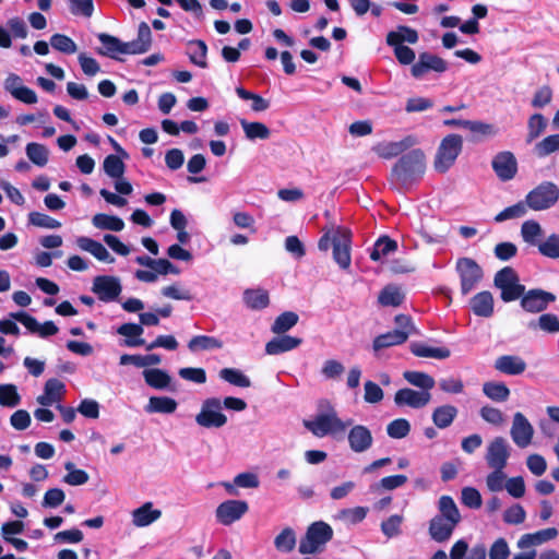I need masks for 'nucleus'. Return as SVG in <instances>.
<instances>
[{"instance_id":"a19ab883","label":"nucleus","mask_w":559,"mask_h":559,"mask_svg":"<svg viewBox=\"0 0 559 559\" xmlns=\"http://www.w3.org/2000/svg\"><path fill=\"white\" fill-rule=\"evenodd\" d=\"M531 330H542L546 333H558L559 332V318L554 313H543L537 320H532L528 323Z\"/></svg>"},{"instance_id":"ddd939ff","label":"nucleus","mask_w":559,"mask_h":559,"mask_svg":"<svg viewBox=\"0 0 559 559\" xmlns=\"http://www.w3.org/2000/svg\"><path fill=\"white\" fill-rule=\"evenodd\" d=\"M447 70L448 63L444 59L427 51L420 52L418 61L411 68L412 75L416 79L424 76L429 71L443 73Z\"/></svg>"},{"instance_id":"052dcab7","label":"nucleus","mask_w":559,"mask_h":559,"mask_svg":"<svg viewBox=\"0 0 559 559\" xmlns=\"http://www.w3.org/2000/svg\"><path fill=\"white\" fill-rule=\"evenodd\" d=\"M409 431L411 424L405 418L394 419L386 426V433L393 439H403L408 436Z\"/></svg>"},{"instance_id":"37998d69","label":"nucleus","mask_w":559,"mask_h":559,"mask_svg":"<svg viewBox=\"0 0 559 559\" xmlns=\"http://www.w3.org/2000/svg\"><path fill=\"white\" fill-rule=\"evenodd\" d=\"M222 347L223 342L221 340L209 335H195L188 343V348L193 353L199 350L218 349Z\"/></svg>"},{"instance_id":"a878e982","label":"nucleus","mask_w":559,"mask_h":559,"mask_svg":"<svg viewBox=\"0 0 559 559\" xmlns=\"http://www.w3.org/2000/svg\"><path fill=\"white\" fill-rule=\"evenodd\" d=\"M302 340L290 335H283L274 337L265 345V353L267 355H278L298 347Z\"/></svg>"},{"instance_id":"dca6fc26","label":"nucleus","mask_w":559,"mask_h":559,"mask_svg":"<svg viewBox=\"0 0 559 559\" xmlns=\"http://www.w3.org/2000/svg\"><path fill=\"white\" fill-rule=\"evenodd\" d=\"M152 32L146 22H141L138 28V37L131 41H122V53L141 55L151 49Z\"/></svg>"},{"instance_id":"4be33fe9","label":"nucleus","mask_w":559,"mask_h":559,"mask_svg":"<svg viewBox=\"0 0 559 559\" xmlns=\"http://www.w3.org/2000/svg\"><path fill=\"white\" fill-rule=\"evenodd\" d=\"M495 369L509 376H518L525 371L526 362L514 355H502L495 361Z\"/></svg>"},{"instance_id":"0e129e2a","label":"nucleus","mask_w":559,"mask_h":559,"mask_svg":"<svg viewBox=\"0 0 559 559\" xmlns=\"http://www.w3.org/2000/svg\"><path fill=\"white\" fill-rule=\"evenodd\" d=\"M466 124L467 130L473 133L474 140L476 141L480 138L492 136L497 133V129L491 123L469 120Z\"/></svg>"},{"instance_id":"1a4fd4ad","label":"nucleus","mask_w":559,"mask_h":559,"mask_svg":"<svg viewBox=\"0 0 559 559\" xmlns=\"http://www.w3.org/2000/svg\"><path fill=\"white\" fill-rule=\"evenodd\" d=\"M195 421L204 428H221L226 425L227 417L222 413V402L217 397L206 399L200 413L195 416Z\"/></svg>"},{"instance_id":"7ed1b4c3","label":"nucleus","mask_w":559,"mask_h":559,"mask_svg":"<svg viewBox=\"0 0 559 559\" xmlns=\"http://www.w3.org/2000/svg\"><path fill=\"white\" fill-rule=\"evenodd\" d=\"M319 408H324L328 412L318 414L313 420H304V426L316 437L322 438L328 435L337 436L346 431L347 426L352 425V419L343 421L334 407L326 400H321Z\"/></svg>"},{"instance_id":"4d7b16f0","label":"nucleus","mask_w":559,"mask_h":559,"mask_svg":"<svg viewBox=\"0 0 559 559\" xmlns=\"http://www.w3.org/2000/svg\"><path fill=\"white\" fill-rule=\"evenodd\" d=\"M367 513V507H355L340 510L337 518L348 524H358L366 519Z\"/></svg>"},{"instance_id":"603ef678","label":"nucleus","mask_w":559,"mask_h":559,"mask_svg":"<svg viewBox=\"0 0 559 559\" xmlns=\"http://www.w3.org/2000/svg\"><path fill=\"white\" fill-rule=\"evenodd\" d=\"M64 468L68 474L63 476V481L70 486H81L88 481L90 476L84 469L75 468L74 463L67 462Z\"/></svg>"},{"instance_id":"79ce46f5","label":"nucleus","mask_w":559,"mask_h":559,"mask_svg":"<svg viewBox=\"0 0 559 559\" xmlns=\"http://www.w3.org/2000/svg\"><path fill=\"white\" fill-rule=\"evenodd\" d=\"M483 393L495 402H506L510 390L503 382L487 381L483 384Z\"/></svg>"},{"instance_id":"f03ea898","label":"nucleus","mask_w":559,"mask_h":559,"mask_svg":"<svg viewBox=\"0 0 559 559\" xmlns=\"http://www.w3.org/2000/svg\"><path fill=\"white\" fill-rule=\"evenodd\" d=\"M323 235L319 239L318 248L321 251L333 249V259L343 270H347L352 263L350 246L352 231L344 226H336L333 222L322 228Z\"/></svg>"},{"instance_id":"6e6d98bb","label":"nucleus","mask_w":559,"mask_h":559,"mask_svg":"<svg viewBox=\"0 0 559 559\" xmlns=\"http://www.w3.org/2000/svg\"><path fill=\"white\" fill-rule=\"evenodd\" d=\"M277 550L283 552L292 551L296 546V535L293 528H284L274 540Z\"/></svg>"},{"instance_id":"39448f33","label":"nucleus","mask_w":559,"mask_h":559,"mask_svg":"<svg viewBox=\"0 0 559 559\" xmlns=\"http://www.w3.org/2000/svg\"><path fill=\"white\" fill-rule=\"evenodd\" d=\"M333 528L323 521L311 523L299 542L298 550L302 555L316 554L333 538Z\"/></svg>"},{"instance_id":"69168bd1","label":"nucleus","mask_w":559,"mask_h":559,"mask_svg":"<svg viewBox=\"0 0 559 559\" xmlns=\"http://www.w3.org/2000/svg\"><path fill=\"white\" fill-rule=\"evenodd\" d=\"M535 151L539 157H544L559 151V133L551 134L543 139L536 144Z\"/></svg>"},{"instance_id":"338daca9","label":"nucleus","mask_w":559,"mask_h":559,"mask_svg":"<svg viewBox=\"0 0 559 559\" xmlns=\"http://www.w3.org/2000/svg\"><path fill=\"white\" fill-rule=\"evenodd\" d=\"M519 281L520 278L515 270L511 266H504L496 273L493 284L497 288H501L503 286L514 284Z\"/></svg>"},{"instance_id":"473e14b6","label":"nucleus","mask_w":559,"mask_h":559,"mask_svg":"<svg viewBox=\"0 0 559 559\" xmlns=\"http://www.w3.org/2000/svg\"><path fill=\"white\" fill-rule=\"evenodd\" d=\"M177 402L175 399L169 396H151L145 412L153 414H173L177 409Z\"/></svg>"},{"instance_id":"bf43d9fd","label":"nucleus","mask_w":559,"mask_h":559,"mask_svg":"<svg viewBox=\"0 0 559 559\" xmlns=\"http://www.w3.org/2000/svg\"><path fill=\"white\" fill-rule=\"evenodd\" d=\"M527 204L520 201L511 206L506 207L495 216L496 223H501L507 219L519 218L526 214Z\"/></svg>"},{"instance_id":"9d476101","label":"nucleus","mask_w":559,"mask_h":559,"mask_svg":"<svg viewBox=\"0 0 559 559\" xmlns=\"http://www.w3.org/2000/svg\"><path fill=\"white\" fill-rule=\"evenodd\" d=\"M249 510L247 501L243 500H226L218 504L215 516L218 523L230 525L240 520Z\"/></svg>"},{"instance_id":"4c0bfd02","label":"nucleus","mask_w":559,"mask_h":559,"mask_svg":"<svg viewBox=\"0 0 559 559\" xmlns=\"http://www.w3.org/2000/svg\"><path fill=\"white\" fill-rule=\"evenodd\" d=\"M92 223L102 230L120 231L124 228V222L120 217L105 213L95 214Z\"/></svg>"},{"instance_id":"680f3d73","label":"nucleus","mask_w":559,"mask_h":559,"mask_svg":"<svg viewBox=\"0 0 559 559\" xmlns=\"http://www.w3.org/2000/svg\"><path fill=\"white\" fill-rule=\"evenodd\" d=\"M28 223L36 226V227H41V228H48V229H57L59 227H61V223L57 219H55L53 217L45 214V213H40V212H31L28 214Z\"/></svg>"},{"instance_id":"9b49d317","label":"nucleus","mask_w":559,"mask_h":559,"mask_svg":"<svg viewBox=\"0 0 559 559\" xmlns=\"http://www.w3.org/2000/svg\"><path fill=\"white\" fill-rule=\"evenodd\" d=\"M556 300L552 293L546 292L540 288H533L524 292L521 298V307L531 313H537L546 310L549 304Z\"/></svg>"},{"instance_id":"aec40b11","label":"nucleus","mask_w":559,"mask_h":559,"mask_svg":"<svg viewBox=\"0 0 559 559\" xmlns=\"http://www.w3.org/2000/svg\"><path fill=\"white\" fill-rule=\"evenodd\" d=\"M416 143V138L407 135L399 142H386L380 143L376 146V153L385 159H390L399 156L407 148L412 147Z\"/></svg>"},{"instance_id":"58836bf2","label":"nucleus","mask_w":559,"mask_h":559,"mask_svg":"<svg viewBox=\"0 0 559 559\" xmlns=\"http://www.w3.org/2000/svg\"><path fill=\"white\" fill-rule=\"evenodd\" d=\"M240 124L243 129L246 138L250 141H254L257 139L267 140L271 135V130L263 122H250L246 119H241Z\"/></svg>"},{"instance_id":"4468645a","label":"nucleus","mask_w":559,"mask_h":559,"mask_svg":"<svg viewBox=\"0 0 559 559\" xmlns=\"http://www.w3.org/2000/svg\"><path fill=\"white\" fill-rule=\"evenodd\" d=\"M510 456V447L503 437H495L487 447L486 462L491 468H504Z\"/></svg>"},{"instance_id":"09e8293b","label":"nucleus","mask_w":559,"mask_h":559,"mask_svg":"<svg viewBox=\"0 0 559 559\" xmlns=\"http://www.w3.org/2000/svg\"><path fill=\"white\" fill-rule=\"evenodd\" d=\"M299 317L296 312L285 311L281 313L272 324V332L275 334H282L290 330L297 324Z\"/></svg>"},{"instance_id":"c85d7f7f","label":"nucleus","mask_w":559,"mask_h":559,"mask_svg":"<svg viewBox=\"0 0 559 559\" xmlns=\"http://www.w3.org/2000/svg\"><path fill=\"white\" fill-rule=\"evenodd\" d=\"M144 329L139 323H123L117 329V333L126 336L123 345L128 347H138L145 345V340L141 338Z\"/></svg>"},{"instance_id":"864d4df0","label":"nucleus","mask_w":559,"mask_h":559,"mask_svg":"<svg viewBox=\"0 0 559 559\" xmlns=\"http://www.w3.org/2000/svg\"><path fill=\"white\" fill-rule=\"evenodd\" d=\"M538 252L549 259H559V235L551 234L537 246Z\"/></svg>"},{"instance_id":"cd10ccee","label":"nucleus","mask_w":559,"mask_h":559,"mask_svg":"<svg viewBox=\"0 0 559 559\" xmlns=\"http://www.w3.org/2000/svg\"><path fill=\"white\" fill-rule=\"evenodd\" d=\"M162 516V511L153 509L152 502H145L132 512V523L138 527H144Z\"/></svg>"},{"instance_id":"3c124183","label":"nucleus","mask_w":559,"mask_h":559,"mask_svg":"<svg viewBox=\"0 0 559 559\" xmlns=\"http://www.w3.org/2000/svg\"><path fill=\"white\" fill-rule=\"evenodd\" d=\"M219 377L226 382L239 388H249L251 385L250 379L239 369L224 368L219 371Z\"/></svg>"},{"instance_id":"a18cd8bd","label":"nucleus","mask_w":559,"mask_h":559,"mask_svg":"<svg viewBox=\"0 0 559 559\" xmlns=\"http://www.w3.org/2000/svg\"><path fill=\"white\" fill-rule=\"evenodd\" d=\"M403 378L414 386L420 388L423 392H429L435 386V379L421 371H405Z\"/></svg>"},{"instance_id":"49530a36","label":"nucleus","mask_w":559,"mask_h":559,"mask_svg":"<svg viewBox=\"0 0 559 559\" xmlns=\"http://www.w3.org/2000/svg\"><path fill=\"white\" fill-rule=\"evenodd\" d=\"M236 93L239 98L243 100H252L251 109L257 112L265 111L270 107V100L263 98L261 95L246 90L242 86L236 87Z\"/></svg>"},{"instance_id":"c9c22d12","label":"nucleus","mask_w":559,"mask_h":559,"mask_svg":"<svg viewBox=\"0 0 559 559\" xmlns=\"http://www.w3.org/2000/svg\"><path fill=\"white\" fill-rule=\"evenodd\" d=\"M405 299L404 293L395 285L384 286L378 296V301L383 307H399Z\"/></svg>"},{"instance_id":"2eb2a0df","label":"nucleus","mask_w":559,"mask_h":559,"mask_svg":"<svg viewBox=\"0 0 559 559\" xmlns=\"http://www.w3.org/2000/svg\"><path fill=\"white\" fill-rule=\"evenodd\" d=\"M496 176L503 182L513 179L518 173V162L514 154L503 151L496 154L491 160Z\"/></svg>"},{"instance_id":"f704fd0d","label":"nucleus","mask_w":559,"mask_h":559,"mask_svg":"<svg viewBox=\"0 0 559 559\" xmlns=\"http://www.w3.org/2000/svg\"><path fill=\"white\" fill-rule=\"evenodd\" d=\"M189 50L187 52L190 62L205 69L207 68L206 55L207 46L202 39H192L188 41Z\"/></svg>"},{"instance_id":"ea45409f","label":"nucleus","mask_w":559,"mask_h":559,"mask_svg":"<svg viewBox=\"0 0 559 559\" xmlns=\"http://www.w3.org/2000/svg\"><path fill=\"white\" fill-rule=\"evenodd\" d=\"M521 236L523 240L531 246H538L544 236V231L538 222L534 219L525 221L521 227Z\"/></svg>"},{"instance_id":"5701e85b","label":"nucleus","mask_w":559,"mask_h":559,"mask_svg":"<svg viewBox=\"0 0 559 559\" xmlns=\"http://www.w3.org/2000/svg\"><path fill=\"white\" fill-rule=\"evenodd\" d=\"M558 536V530L556 527H548L535 533H527L520 537L518 540V547L525 549L532 546H538Z\"/></svg>"},{"instance_id":"13d9d810","label":"nucleus","mask_w":559,"mask_h":559,"mask_svg":"<svg viewBox=\"0 0 559 559\" xmlns=\"http://www.w3.org/2000/svg\"><path fill=\"white\" fill-rule=\"evenodd\" d=\"M50 45L53 49L67 55L74 53L78 49L76 44L69 36L59 33L50 37Z\"/></svg>"},{"instance_id":"412c9836","label":"nucleus","mask_w":559,"mask_h":559,"mask_svg":"<svg viewBox=\"0 0 559 559\" xmlns=\"http://www.w3.org/2000/svg\"><path fill=\"white\" fill-rule=\"evenodd\" d=\"M66 393V385L56 378L48 379L44 386V394L37 397V402L43 406H50L59 403Z\"/></svg>"},{"instance_id":"f3484780","label":"nucleus","mask_w":559,"mask_h":559,"mask_svg":"<svg viewBox=\"0 0 559 559\" xmlns=\"http://www.w3.org/2000/svg\"><path fill=\"white\" fill-rule=\"evenodd\" d=\"M510 433L518 447L526 448L532 442L534 429L526 417L518 412L514 414Z\"/></svg>"},{"instance_id":"f8f14e48","label":"nucleus","mask_w":559,"mask_h":559,"mask_svg":"<svg viewBox=\"0 0 559 559\" xmlns=\"http://www.w3.org/2000/svg\"><path fill=\"white\" fill-rule=\"evenodd\" d=\"M93 293L104 302L116 300L121 294L122 287L120 281L110 275H98L94 278Z\"/></svg>"},{"instance_id":"0eeeda50","label":"nucleus","mask_w":559,"mask_h":559,"mask_svg":"<svg viewBox=\"0 0 559 559\" xmlns=\"http://www.w3.org/2000/svg\"><path fill=\"white\" fill-rule=\"evenodd\" d=\"M455 270L460 277L461 293L464 296L469 294L484 276L483 269L472 258L457 259Z\"/></svg>"},{"instance_id":"e433bc0d","label":"nucleus","mask_w":559,"mask_h":559,"mask_svg":"<svg viewBox=\"0 0 559 559\" xmlns=\"http://www.w3.org/2000/svg\"><path fill=\"white\" fill-rule=\"evenodd\" d=\"M146 384L156 390H164L169 386L171 377L163 369L152 368L143 371Z\"/></svg>"},{"instance_id":"c03bdc74","label":"nucleus","mask_w":559,"mask_h":559,"mask_svg":"<svg viewBox=\"0 0 559 559\" xmlns=\"http://www.w3.org/2000/svg\"><path fill=\"white\" fill-rule=\"evenodd\" d=\"M397 249V242L391 239L389 236L380 237L373 245L370 252V259L372 261H379L382 257L394 252Z\"/></svg>"},{"instance_id":"bb28decb","label":"nucleus","mask_w":559,"mask_h":559,"mask_svg":"<svg viewBox=\"0 0 559 559\" xmlns=\"http://www.w3.org/2000/svg\"><path fill=\"white\" fill-rule=\"evenodd\" d=\"M408 338L406 331L393 330L386 333L380 334L374 337L372 342V348L374 352H379L383 348H388L395 345L405 343Z\"/></svg>"},{"instance_id":"a211bd4d","label":"nucleus","mask_w":559,"mask_h":559,"mask_svg":"<svg viewBox=\"0 0 559 559\" xmlns=\"http://www.w3.org/2000/svg\"><path fill=\"white\" fill-rule=\"evenodd\" d=\"M430 399L431 394L429 392H418L409 388H404L395 392L394 403L397 406L421 408L430 402Z\"/></svg>"},{"instance_id":"774afa93","label":"nucleus","mask_w":559,"mask_h":559,"mask_svg":"<svg viewBox=\"0 0 559 559\" xmlns=\"http://www.w3.org/2000/svg\"><path fill=\"white\" fill-rule=\"evenodd\" d=\"M403 516L393 514L381 523V531L388 537L392 538L401 534Z\"/></svg>"},{"instance_id":"393cba45","label":"nucleus","mask_w":559,"mask_h":559,"mask_svg":"<svg viewBox=\"0 0 559 559\" xmlns=\"http://www.w3.org/2000/svg\"><path fill=\"white\" fill-rule=\"evenodd\" d=\"M471 309L478 317L489 318L493 313V297L488 290L476 294L471 299Z\"/></svg>"},{"instance_id":"6e6552de","label":"nucleus","mask_w":559,"mask_h":559,"mask_svg":"<svg viewBox=\"0 0 559 559\" xmlns=\"http://www.w3.org/2000/svg\"><path fill=\"white\" fill-rule=\"evenodd\" d=\"M559 198V189L552 182H543L526 195V204L534 211L551 207Z\"/></svg>"},{"instance_id":"de8ad7c7","label":"nucleus","mask_w":559,"mask_h":559,"mask_svg":"<svg viewBox=\"0 0 559 559\" xmlns=\"http://www.w3.org/2000/svg\"><path fill=\"white\" fill-rule=\"evenodd\" d=\"M103 167L106 175L115 179L122 178L126 171V165L121 157L115 154H109L105 157Z\"/></svg>"},{"instance_id":"5fc2aeb1","label":"nucleus","mask_w":559,"mask_h":559,"mask_svg":"<svg viewBox=\"0 0 559 559\" xmlns=\"http://www.w3.org/2000/svg\"><path fill=\"white\" fill-rule=\"evenodd\" d=\"M21 402L17 388L14 384H0V405L15 407Z\"/></svg>"},{"instance_id":"6ab92c4d","label":"nucleus","mask_w":559,"mask_h":559,"mask_svg":"<svg viewBox=\"0 0 559 559\" xmlns=\"http://www.w3.org/2000/svg\"><path fill=\"white\" fill-rule=\"evenodd\" d=\"M348 443L350 449L356 453H361L371 448L373 438L372 433L364 425H355L348 431Z\"/></svg>"},{"instance_id":"7c9ffc66","label":"nucleus","mask_w":559,"mask_h":559,"mask_svg":"<svg viewBox=\"0 0 559 559\" xmlns=\"http://www.w3.org/2000/svg\"><path fill=\"white\" fill-rule=\"evenodd\" d=\"M409 349L416 357L447 359L451 355L450 349L447 347H430L421 342L412 343Z\"/></svg>"},{"instance_id":"72a5a7b5","label":"nucleus","mask_w":559,"mask_h":559,"mask_svg":"<svg viewBox=\"0 0 559 559\" xmlns=\"http://www.w3.org/2000/svg\"><path fill=\"white\" fill-rule=\"evenodd\" d=\"M98 40L103 44V48H97L96 51L100 56H106L117 59V53H122V41L112 35L99 33Z\"/></svg>"},{"instance_id":"2f4dec72","label":"nucleus","mask_w":559,"mask_h":559,"mask_svg":"<svg viewBox=\"0 0 559 559\" xmlns=\"http://www.w3.org/2000/svg\"><path fill=\"white\" fill-rule=\"evenodd\" d=\"M457 416V408L447 404L435 408L431 415L432 423L439 429H445L452 425Z\"/></svg>"},{"instance_id":"20e7f679","label":"nucleus","mask_w":559,"mask_h":559,"mask_svg":"<svg viewBox=\"0 0 559 559\" xmlns=\"http://www.w3.org/2000/svg\"><path fill=\"white\" fill-rule=\"evenodd\" d=\"M426 169V156L420 148H415L402 155L391 170L392 178L402 186L417 181Z\"/></svg>"},{"instance_id":"c756f323","label":"nucleus","mask_w":559,"mask_h":559,"mask_svg":"<svg viewBox=\"0 0 559 559\" xmlns=\"http://www.w3.org/2000/svg\"><path fill=\"white\" fill-rule=\"evenodd\" d=\"M243 302L251 310H262L270 305L267 290L262 288H248L243 292Z\"/></svg>"},{"instance_id":"f257e3e1","label":"nucleus","mask_w":559,"mask_h":559,"mask_svg":"<svg viewBox=\"0 0 559 559\" xmlns=\"http://www.w3.org/2000/svg\"><path fill=\"white\" fill-rule=\"evenodd\" d=\"M461 520L460 510L453 498L447 495L441 496L438 501V513L429 521L430 538L440 544L448 542Z\"/></svg>"},{"instance_id":"b1692460","label":"nucleus","mask_w":559,"mask_h":559,"mask_svg":"<svg viewBox=\"0 0 559 559\" xmlns=\"http://www.w3.org/2000/svg\"><path fill=\"white\" fill-rule=\"evenodd\" d=\"M76 243L80 249L90 252L98 261L107 263H112L115 261V258L110 255L105 246L97 240L82 236L76 239Z\"/></svg>"},{"instance_id":"8fccbe9b","label":"nucleus","mask_w":559,"mask_h":559,"mask_svg":"<svg viewBox=\"0 0 559 559\" xmlns=\"http://www.w3.org/2000/svg\"><path fill=\"white\" fill-rule=\"evenodd\" d=\"M25 150L27 157L36 166L44 167L48 163V150L45 145L31 142Z\"/></svg>"},{"instance_id":"e2e57ef3","label":"nucleus","mask_w":559,"mask_h":559,"mask_svg":"<svg viewBox=\"0 0 559 559\" xmlns=\"http://www.w3.org/2000/svg\"><path fill=\"white\" fill-rule=\"evenodd\" d=\"M547 122L542 114H534L530 117L527 128V142L537 139L546 129Z\"/></svg>"},{"instance_id":"423d86ee","label":"nucleus","mask_w":559,"mask_h":559,"mask_svg":"<svg viewBox=\"0 0 559 559\" xmlns=\"http://www.w3.org/2000/svg\"><path fill=\"white\" fill-rule=\"evenodd\" d=\"M463 148L460 134L451 133L444 136L437 150L433 166L441 174L447 173L455 163Z\"/></svg>"}]
</instances>
